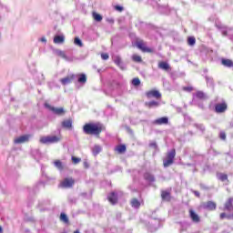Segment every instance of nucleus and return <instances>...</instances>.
Listing matches in <instances>:
<instances>
[{"label": "nucleus", "instance_id": "obj_1", "mask_svg": "<svg viewBox=\"0 0 233 233\" xmlns=\"http://www.w3.org/2000/svg\"><path fill=\"white\" fill-rule=\"evenodd\" d=\"M104 129L105 126L101 123H87L83 127V132L86 136H99Z\"/></svg>", "mask_w": 233, "mask_h": 233}, {"label": "nucleus", "instance_id": "obj_2", "mask_svg": "<svg viewBox=\"0 0 233 233\" xmlns=\"http://www.w3.org/2000/svg\"><path fill=\"white\" fill-rule=\"evenodd\" d=\"M174 159H176V149L175 148L167 151V157L163 160L164 168H168V167L174 165Z\"/></svg>", "mask_w": 233, "mask_h": 233}, {"label": "nucleus", "instance_id": "obj_3", "mask_svg": "<svg viewBox=\"0 0 233 233\" xmlns=\"http://www.w3.org/2000/svg\"><path fill=\"white\" fill-rule=\"evenodd\" d=\"M59 141H61V138L57 136H46L40 138L42 145H53L54 143H59Z\"/></svg>", "mask_w": 233, "mask_h": 233}, {"label": "nucleus", "instance_id": "obj_4", "mask_svg": "<svg viewBox=\"0 0 233 233\" xmlns=\"http://www.w3.org/2000/svg\"><path fill=\"white\" fill-rule=\"evenodd\" d=\"M228 108V105L226 102L218 103L215 105L214 112L216 114H225Z\"/></svg>", "mask_w": 233, "mask_h": 233}, {"label": "nucleus", "instance_id": "obj_5", "mask_svg": "<svg viewBox=\"0 0 233 233\" xmlns=\"http://www.w3.org/2000/svg\"><path fill=\"white\" fill-rule=\"evenodd\" d=\"M50 199H45L38 202L37 208H39L40 212H46V210H50Z\"/></svg>", "mask_w": 233, "mask_h": 233}, {"label": "nucleus", "instance_id": "obj_6", "mask_svg": "<svg viewBox=\"0 0 233 233\" xmlns=\"http://www.w3.org/2000/svg\"><path fill=\"white\" fill-rule=\"evenodd\" d=\"M46 108H49V110H52L56 114V116H65L66 114L65 108L63 107H55L48 104H46Z\"/></svg>", "mask_w": 233, "mask_h": 233}, {"label": "nucleus", "instance_id": "obj_7", "mask_svg": "<svg viewBox=\"0 0 233 233\" xmlns=\"http://www.w3.org/2000/svg\"><path fill=\"white\" fill-rule=\"evenodd\" d=\"M118 196L119 194L116 191H112L111 193H109V195L107 196L109 203H111V205H117Z\"/></svg>", "mask_w": 233, "mask_h": 233}, {"label": "nucleus", "instance_id": "obj_8", "mask_svg": "<svg viewBox=\"0 0 233 233\" xmlns=\"http://www.w3.org/2000/svg\"><path fill=\"white\" fill-rule=\"evenodd\" d=\"M76 183L74 178H65L64 181L61 182V187L63 188H72Z\"/></svg>", "mask_w": 233, "mask_h": 233}, {"label": "nucleus", "instance_id": "obj_9", "mask_svg": "<svg viewBox=\"0 0 233 233\" xmlns=\"http://www.w3.org/2000/svg\"><path fill=\"white\" fill-rule=\"evenodd\" d=\"M76 76L74 74H71L62 79H60V83L64 86H66V85H70L74 79H76Z\"/></svg>", "mask_w": 233, "mask_h": 233}, {"label": "nucleus", "instance_id": "obj_10", "mask_svg": "<svg viewBox=\"0 0 233 233\" xmlns=\"http://www.w3.org/2000/svg\"><path fill=\"white\" fill-rule=\"evenodd\" d=\"M136 46L139 50L142 52H147V53H152V48L147 47L143 41H137Z\"/></svg>", "mask_w": 233, "mask_h": 233}, {"label": "nucleus", "instance_id": "obj_11", "mask_svg": "<svg viewBox=\"0 0 233 233\" xmlns=\"http://www.w3.org/2000/svg\"><path fill=\"white\" fill-rule=\"evenodd\" d=\"M147 99H152L155 97L156 99H161V93L157 90H151L146 93Z\"/></svg>", "mask_w": 233, "mask_h": 233}, {"label": "nucleus", "instance_id": "obj_12", "mask_svg": "<svg viewBox=\"0 0 233 233\" xmlns=\"http://www.w3.org/2000/svg\"><path fill=\"white\" fill-rule=\"evenodd\" d=\"M139 198L140 199L134 198L130 200V205L132 208L138 209L141 207V203H143V199H141V195H139Z\"/></svg>", "mask_w": 233, "mask_h": 233}, {"label": "nucleus", "instance_id": "obj_13", "mask_svg": "<svg viewBox=\"0 0 233 233\" xmlns=\"http://www.w3.org/2000/svg\"><path fill=\"white\" fill-rule=\"evenodd\" d=\"M189 218L193 223H200L201 221V218H199V215L194 209H189Z\"/></svg>", "mask_w": 233, "mask_h": 233}, {"label": "nucleus", "instance_id": "obj_14", "mask_svg": "<svg viewBox=\"0 0 233 233\" xmlns=\"http://www.w3.org/2000/svg\"><path fill=\"white\" fill-rule=\"evenodd\" d=\"M161 199H162V201L170 202L172 200V195L170 194V191L162 190L161 191Z\"/></svg>", "mask_w": 233, "mask_h": 233}, {"label": "nucleus", "instance_id": "obj_15", "mask_svg": "<svg viewBox=\"0 0 233 233\" xmlns=\"http://www.w3.org/2000/svg\"><path fill=\"white\" fill-rule=\"evenodd\" d=\"M151 227L148 228L150 232H156L159 228V219H152L150 222Z\"/></svg>", "mask_w": 233, "mask_h": 233}, {"label": "nucleus", "instance_id": "obj_16", "mask_svg": "<svg viewBox=\"0 0 233 233\" xmlns=\"http://www.w3.org/2000/svg\"><path fill=\"white\" fill-rule=\"evenodd\" d=\"M152 125H168V117L167 116H162L160 118L155 119L152 122Z\"/></svg>", "mask_w": 233, "mask_h": 233}, {"label": "nucleus", "instance_id": "obj_17", "mask_svg": "<svg viewBox=\"0 0 233 233\" xmlns=\"http://www.w3.org/2000/svg\"><path fill=\"white\" fill-rule=\"evenodd\" d=\"M210 54H212V49H210L207 46H202L200 48V56L202 57H208V56H210Z\"/></svg>", "mask_w": 233, "mask_h": 233}, {"label": "nucleus", "instance_id": "obj_18", "mask_svg": "<svg viewBox=\"0 0 233 233\" xmlns=\"http://www.w3.org/2000/svg\"><path fill=\"white\" fill-rule=\"evenodd\" d=\"M233 198H229L224 205V210L228 212H233Z\"/></svg>", "mask_w": 233, "mask_h": 233}, {"label": "nucleus", "instance_id": "obj_19", "mask_svg": "<svg viewBox=\"0 0 233 233\" xmlns=\"http://www.w3.org/2000/svg\"><path fill=\"white\" fill-rule=\"evenodd\" d=\"M144 179L147 181V183H155L156 182V177L150 172L144 173Z\"/></svg>", "mask_w": 233, "mask_h": 233}, {"label": "nucleus", "instance_id": "obj_20", "mask_svg": "<svg viewBox=\"0 0 233 233\" xmlns=\"http://www.w3.org/2000/svg\"><path fill=\"white\" fill-rule=\"evenodd\" d=\"M72 123H73V121L71 118L64 120L62 122V128H66L67 130H72V128H74V126L72 125Z\"/></svg>", "mask_w": 233, "mask_h": 233}, {"label": "nucleus", "instance_id": "obj_21", "mask_svg": "<svg viewBox=\"0 0 233 233\" xmlns=\"http://www.w3.org/2000/svg\"><path fill=\"white\" fill-rule=\"evenodd\" d=\"M203 208H204L206 210H216L217 205H216V203L213 202V201H208V202H206V203L203 205Z\"/></svg>", "mask_w": 233, "mask_h": 233}, {"label": "nucleus", "instance_id": "obj_22", "mask_svg": "<svg viewBox=\"0 0 233 233\" xmlns=\"http://www.w3.org/2000/svg\"><path fill=\"white\" fill-rule=\"evenodd\" d=\"M28 139H30V136L24 135V136H21L18 138L15 139V143L16 145H21V143H26V141H28Z\"/></svg>", "mask_w": 233, "mask_h": 233}, {"label": "nucleus", "instance_id": "obj_23", "mask_svg": "<svg viewBox=\"0 0 233 233\" xmlns=\"http://www.w3.org/2000/svg\"><path fill=\"white\" fill-rule=\"evenodd\" d=\"M54 167H56V168H57V170H59L60 172H63V169L65 168V164L59 160L56 159L53 162Z\"/></svg>", "mask_w": 233, "mask_h": 233}, {"label": "nucleus", "instance_id": "obj_24", "mask_svg": "<svg viewBox=\"0 0 233 233\" xmlns=\"http://www.w3.org/2000/svg\"><path fill=\"white\" fill-rule=\"evenodd\" d=\"M54 43L56 45H63V43H65V35H55Z\"/></svg>", "mask_w": 233, "mask_h": 233}, {"label": "nucleus", "instance_id": "obj_25", "mask_svg": "<svg viewBox=\"0 0 233 233\" xmlns=\"http://www.w3.org/2000/svg\"><path fill=\"white\" fill-rule=\"evenodd\" d=\"M77 77V83H79V85H85L86 83V75L82 73V74H78L76 75Z\"/></svg>", "mask_w": 233, "mask_h": 233}, {"label": "nucleus", "instance_id": "obj_26", "mask_svg": "<svg viewBox=\"0 0 233 233\" xmlns=\"http://www.w3.org/2000/svg\"><path fill=\"white\" fill-rule=\"evenodd\" d=\"M114 62L117 66H119V68H121V70H126L127 66L123 63V60H121L120 56H116Z\"/></svg>", "mask_w": 233, "mask_h": 233}, {"label": "nucleus", "instance_id": "obj_27", "mask_svg": "<svg viewBox=\"0 0 233 233\" xmlns=\"http://www.w3.org/2000/svg\"><path fill=\"white\" fill-rule=\"evenodd\" d=\"M221 65L227 68H233V61L228 58H222Z\"/></svg>", "mask_w": 233, "mask_h": 233}, {"label": "nucleus", "instance_id": "obj_28", "mask_svg": "<svg viewBox=\"0 0 233 233\" xmlns=\"http://www.w3.org/2000/svg\"><path fill=\"white\" fill-rule=\"evenodd\" d=\"M158 68H161V70H165L166 72H168V70H170V65H168V63L167 62H160L158 64Z\"/></svg>", "mask_w": 233, "mask_h": 233}, {"label": "nucleus", "instance_id": "obj_29", "mask_svg": "<svg viewBox=\"0 0 233 233\" xmlns=\"http://www.w3.org/2000/svg\"><path fill=\"white\" fill-rule=\"evenodd\" d=\"M56 56H59V57H62V59H65L66 61H70V57H68L64 51L56 49Z\"/></svg>", "mask_w": 233, "mask_h": 233}, {"label": "nucleus", "instance_id": "obj_30", "mask_svg": "<svg viewBox=\"0 0 233 233\" xmlns=\"http://www.w3.org/2000/svg\"><path fill=\"white\" fill-rule=\"evenodd\" d=\"M146 106H148V108H157V106H159V102L155 100L150 102H146Z\"/></svg>", "mask_w": 233, "mask_h": 233}, {"label": "nucleus", "instance_id": "obj_31", "mask_svg": "<svg viewBox=\"0 0 233 233\" xmlns=\"http://www.w3.org/2000/svg\"><path fill=\"white\" fill-rule=\"evenodd\" d=\"M195 96L197 99H207V95L203 91H197Z\"/></svg>", "mask_w": 233, "mask_h": 233}, {"label": "nucleus", "instance_id": "obj_32", "mask_svg": "<svg viewBox=\"0 0 233 233\" xmlns=\"http://www.w3.org/2000/svg\"><path fill=\"white\" fill-rule=\"evenodd\" d=\"M116 151L118 154H125L127 152V146L121 144L116 147Z\"/></svg>", "mask_w": 233, "mask_h": 233}, {"label": "nucleus", "instance_id": "obj_33", "mask_svg": "<svg viewBox=\"0 0 233 233\" xmlns=\"http://www.w3.org/2000/svg\"><path fill=\"white\" fill-rule=\"evenodd\" d=\"M93 18L95 19V21H96L97 23H101V21H103V16L96 12L93 13Z\"/></svg>", "mask_w": 233, "mask_h": 233}, {"label": "nucleus", "instance_id": "obj_34", "mask_svg": "<svg viewBox=\"0 0 233 233\" xmlns=\"http://www.w3.org/2000/svg\"><path fill=\"white\" fill-rule=\"evenodd\" d=\"M216 27L218 29V30H232V28H228L227 27V25L221 24V23H216Z\"/></svg>", "mask_w": 233, "mask_h": 233}, {"label": "nucleus", "instance_id": "obj_35", "mask_svg": "<svg viewBox=\"0 0 233 233\" xmlns=\"http://www.w3.org/2000/svg\"><path fill=\"white\" fill-rule=\"evenodd\" d=\"M187 45H189V46H194V45H196V37L194 36L187 37Z\"/></svg>", "mask_w": 233, "mask_h": 233}, {"label": "nucleus", "instance_id": "obj_36", "mask_svg": "<svg viewBox=\"0 0 233 233\" xmlns=\"http://www.w3.org/2000/svg\"><path fill=\"white\" fill-rule=\"evenodd\" d=\"M218 177L219 181H228V176L227 174L220 173V174H218Z\"/></svg>", "mask_w": 233, "mask_h": 233}, {"label": "nucleus", "instance_id": "obj_37", "mask_svg": "<svg viewBox=\"0 0 233 233\" xmlns=\"http://www.w3.org/2000/svg\"><path fill=\"white\" fill-rule=\"evenodd\" d=\"M100 152H101V146L96 145V146L93 147V155H94V156H97V154H99Z\"/></svg>", "mask_w": 233, "mask_h": 233}, {"label": "nucleus", "instance_id": "obj_38", "mask_svg": "<svg viewBox=\"0 0 233 233\" xmlns=\"http://www.w3.org/2000/svg\"><path fill=\"white\" fill-rule=\"evenodd\" d=\"M60 221H63V223H69L68 216H66L65 213H61Z\"/></svg>", "mask_w": 233, "mask_h": 233}, {"label": "nucleus", "instance_id": "obj_39", "mask_svg": "<svg viewBox=\"0 0 233 233\" xmlns=\"http://www.w3.org/2000/svg\"><path fill=\"white\" fill-rule=\"evenodd\" d=\"M74 43L76 46H80V48L83 47V41H81L79 37H75Z\"/></svg>", "mask_w": 233, "mask_h": 233}, {"label": "nucleus", "instance_id": "obj_40", "mask_svg": "<svg viewBox=\"0 0 233 233\" xmlns=\"http://www.w3.org/2000/svg\"><path fill=\"white\" fill-rule=\"evenodd\" d=\"M195 128L200 130V132H205V126L203 124H194Z\"/></svg>", "mask_w": 233, "mask_h": 233}, {"label": "nucleus", "instance_id": "obj_41", "mask_svg": "<svg viewBox=\"0 0 233 233\" xmlns=\"http://www.w3.org/2000/svg\"><path fill=\"white\" fill-rule=\"evenodd\" d=\"M133 61H135L136 63H141L143 61V59L141 58L140 56L137 55H133L132 56Z\"/></svg>", "mask_w": 233, "mask_h": 233}, {"label": "nucleus", "instance_id": "obj_42", "mask_svg": "<svg viewBox=\"0 0 233 233\" xmlns=\"http://www.w3.org/2000/svg\"><path fill=\"white\" fill-rule=\"evenodd\" d=\"M218 137L222 141H227V133H225V131H220Z\"/></svg>", "mask_w": 233, "mask_h": 233}, {"label": "nucleus", "instance_id": "obj_43", "mask_svg": "<svg viewBox=\"0 0 233 233\" xmlns=\"http://www.w3.org/2000/svg\"><path fill=\"white\" fill-rule=\"evenodd\" d=\"M150 148H154V150H159V147L157 146V143L156 141H153L149 143Z\"/></svg>", "mask_w": 233, "mask_h": 233}, {"label": "nucleus", "instance_id": "obj_44", "mask_svg": "<svg viewBox=\"0 0 233 233\" xmlns=\"http://www.w3.org/2000/svg\"><path fill=\"white\" fill-rule=\"evenodd\" d=\"M132 85L133 86H139V85H141V80H139V78H133Z\"/></svg>", "mask_w": 233, "mask_h": 233}, {"label": "nucleus", "instance_id": "obj_45", "mask_svg": "<svg viewBox=\"0 0 233 233\" xmlns=\"http://www.w3.org/2000/svg\"><path fill=\"white\" fill-rule=\"evenodd\" d=\"M72 161L75 163V165H77V163H81L80 157H72Z\"/></svg>", "mask_w": 233, "mask_h": 233}, {"label": "nucleus", "instance_id": "obj_46", "mask_svg": "<svg viewBox=\"0 0 233 233\" xmlns=\"http://www.w3.org/2000/svg\"><path fill=\"white\" fill-rule=\"evenodd\" d=\"M199 187L202 190H210V187L205 184H199Z\"/></svg>", "mask_w": 233, "mask_h": 233}, {"label": "nucleus", "instance_id": "obj_47", "mask_svg": "<svg viewBox=\"0 0 233 233\" xmlns=\"http://www.w3.org/2000/svg\"><path fill=\"white\" fill-rule=\"evenodd\" d=\"M115 10H116V12H123V10H125V7L121 5H116Z\"/></svg>", "mask_w": 233, "mask_h": 233}, {"label": "nucleus", "instance_id": "obj_48", "mask_svg": "<svg viewBox=\"0 0 233 233\" xmlns=\"http://www.w3.org/2000/svg\"><path fill=\"white\" fill-rule=\"evenodd\" d=\"M109 56L108 54L106 53H102L101 54V58L104 60V61H106L108 59Z\"/></svg>", "mask_w": 233, "mask_h": 233}, {"label": "nucleus", "instance_id": "obj_49", "mask_svg": "<svg viewBox=\"0 0 233 233\" xmlns=\"http://www.w3.org/2000/svg\"><path fill=\"white\" fill-rule=\"evenodd\" d=\"M191 192H192V194H194L196 196V198H201V194L199 193V191L191 189Z\"/></svg>", "mask_w": 233, "mask_h": 233}, {"label": "nucleus", "instance_id": "obj_50", "mask_svg": "<svg viewBox=\"0 0 233 233\" xmlns=\"http://www.w3.org/2000/svg\"><path fill=\"white\" fill-rule=\"evenodd\" d=\"M183 90H185V92H192V90H194V87L185 86V87H183Z\"/></svg>", "mask_w": 233, "mask_h": 233}, {"label": "nucleus", "instance_id": "obj_51", "mask_svg": "<svg viewBox=\"0 0 233 233\" xmlns=\"http://www.w3.org/2000/svg\"><path fill=\"white\" fill-rule=\"evenodd\" d=\"M220 219H228V215H227V213H221L220 216H219Z\"/></svg>", "mask_w": 233, "mask_h": 233}, {"label": "nucleus", "instance_id": "obj_52", "mask_svg": "<svg viewBox=\"0 0 233 233\" xmlns=\"http://www.w3.org/2000/svg\"><path fill=\"white\" fill-rule=\"evenodd\" d=\"M125 128H126L127 132H128V134H131V135L134 134V130H132V128H130V127L126 126Z\"/></svg>", "mask_w": 233, "mask_h": 233}, {"label": "nucleus", "instance_id": "obj_53", "mask_svg": "<svg viewBox=\"0 0 233 233\" xmlns=\"http://www.w3.org/2000/svg\"><path fill=\"white\" fill-rule=\"evenodd\" d=\"M206 81L207 83H208L209 85H213L214 84V81L212 80V78L208 77V76H206Z\"/></svg>", "mask_w": 233, "mask_h": 233}, {"label": "nucleus", "instance_id": "obj_54", "mask_svg": "<svg viewBox=\"0 0 233 233\" xmlns=\"http://www.w3.org/2000/svg\"><path fill=\"white\" fill-rule=\"evenodd\" d=\"M222 35H224L225 37H227V35L228 36V32L227 31V29L222 30Z\"/></svg>", "mask_w": 233, "mask_h": 233}, {"label": "nucleus", "instance_id": "obj_55", "mask_svg": "<svg viewBox=\"0 0 233 233\" xmlns=\"http://www.w3.org/2000/svg\"><path fill=\"white\" fill-rule=\"evenodd\" d=\"M106 22L109 23L110 25H114V18H107Z\"/></svg>", "mask_w": 233, "mask_h": 233}, {"label": "nucleus", "instance_id": "obj_56", "mask_svg": "<svg viewBox=\"0 0 233 233\" xmlns=\"http://www.w3.org/2000/svg\"><path fill=\"white\" fill-rule=\"evenodd\" d=\"M90 165L88 164V162L85 161L84 162V168H89Z\"/></svg>", "mask_w": 233, "mask_h": 233}, {"label": "nucleus", "instance_id": "obj_57", "mask_svg": "<svg viewBox=\"0 0 233 233\" xmlns=\"http://www.w3.org/2000/svg\"><path fill=\"white\" fill-rule=\"evenodd\" d=\"M228 219L233 220V213L228 215Z\"/></svg>", "mask_w": 233, "mask_h": 233}, {"label": "nucleus", "instance_id": "obj_58", "mask_svg": "<svg viewBox=\"0 0 233 233\" xmlns=\"http://www.w3.org/2000/svg\"><path fill=\"white\" fill-rule=\"evenodd\" d=\"M40 41L42 43H46V38L45 36H43V37L40 38Z\"/></svg>", "mask_w": 233, "mask_h": 233}, {"label": "nucleus", "instance_id": "obj_59", "mask_svg": "<svg viewBox=\"0 0 233 233\" xmlns=\"http://www.w3.org/2000/svg\"><path fill=\"white\" fill-rule=\"evenodd\" d=\"M231 41H233V35H228V36Z\"/></svg>", "mask_w": 233, "mask_h": 233}, {"label": "nucleus", "instance_id": "obj_60", "mask_svg": "<svg viewBox=\"0 0 233 233\" xmlns=\"http://www.w3.org/2000/svg\"><path fill=\"white\" fill-rule=\"evenodd\" d=\"M0 233H3V228L0 226Z\"/></svg>", "mask_w": 233, "mask_h": 233}, {"label": "nucleus", "instance_id": "obj_61", "mask_svg": "<svg viewBox=\"0 0 233 233\" xmlns=\"http://www.w3.org/2000/svg\"><path fill=\"white\" fill-rule=\"evenodd\" d=\"M74 233H81V232H79V230H76V231H75Z\"/></svg>", "mask_w": 233, "mask_h": 233}, {"label": "nucleus", "instance_id": "obj_62", "mask_svg": "<svg viewBox=\"0 0 233 233\" xmlns=\"http://www.w3.org/2000/svg\"><path fill=\"white\" fill-rule=\"evenodd\" d=\"M187 167H192V164H187Z\"/></svg>", "mask_w": 233, "mask_h": 233}, {"label": "nucleus", "instance_id": "obj_63", "mask_svg": "<svg viewBox=\"0 0 233 233\" xmlns=\"http://www.w3.org/2000/svg\"><path fill=\"white\" fill-rule=\"evenodd\" d=\"M168 5H163V8H167Z\"/></svg>", "mask_w": 233, "mask_h": 233}, {"label": "nucleus", "instance_id": "obj_64", "mask_svg": "<svg viewBox=\"0 0 233 233\" xmlns=\"http://www.w3.org/2000/svg\"><path fill=\"white\" fill-rule=\"evenodd\" d=\"M97 72H98V74L101 73V69H98Z\"/></svg>", "mask_w": 233, "mask_h": 233}]
</instances>
